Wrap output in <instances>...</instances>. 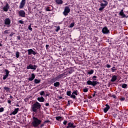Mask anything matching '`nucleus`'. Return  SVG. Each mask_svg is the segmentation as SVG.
Instances as JSON below:
<instances>
[{"label": "nucleus", "mask_w": 128, "mask_h": 128, "mask_svg": "<svg viewBox=\"0 0 128 128\" xmlns=\"http://www.w3.org/2000/svg\"><path fill=\"white\" fill-rule=\"evenodd\" d=\"M112 98H116V95H112Z\"/></svg>", "instance_id": "obj_51"}, {"label": "nucleus", "mask_w": 128, "mask_h": 128, "mask_svg": "<svg viewBox=\"0 0 128 128\" xmlns=\"http://www.w3.org/2000/svg\"><path fill=\"white\" fill-rule=\"evenodd\" d=\"M10 8V6L8 4V3L6 4V5L4 6V7H3L2 10H4V12H8V10Z\"/></svg>", "instance_id": "obj_12"}, {"label": "nucleus", "mask_w": 128, "mask_h": 128, "mask_svg": "<svg viewBox=\"0 0 128 128\" xmlns=\"http://www.w3.org/2000/svg\"><path fill=\"white\" fill-rule=\"evenodd\" d=\"M26 0H22V2H20V4L19 6V8L22 9L23 8L24 6V5H26Z\"/></svg>", "instance_id": "obj_11"}, {"label": "nucleus", "mask_w": 128, "mask_h": 128, "mask_svg": "<svg viewBox=\"0 0 128 128\" xmlns=\"http://www.w3.org/2000/svg\"><path fill=\"white\" fill-rule=\"evenodd\" d=\"M68 126H66V128H76V126L74 125V123L70 122L68 123Z\"/></svg>", "instance_id": "obj_16"}, {"label": "nucleus", "mask_w": 128, "mask_h": 128, "mask_svg": "<svg viewBox=\"0 0 128 128\" xmlns=\"http://www.w3.org/2000/svg\"><path fill=\"white\" fill-rule=\"evenodd\" d=\"M83 92H88V88H84L83 89Z\"/></svg>", "instance_id": "obj_35"}, {"label": "nucleus", "mask_w": 128, "mask_h": 128, "mask_svg": "<svg viewBox=\"0 0 128 128\" xmlns=\"http://www.w3.org/2000/svg\"><path fill=\"white\" fill-rule=\"evenodd\" d=\"M2 46V44L0 43V47H1Z\"/></svg>", "instance_id": "obj_57"}, {"label": "nucleus", "mask_w": 128, "mask_h": 128, "mask_svg": "<svg viewBox=\"0 0 128 128\" xmlns=\"http://www.w3.org/2000/svg\"><path fill=\"white\" fill-rule=\"evenodd\" d=\"M41 108V104L38 102H36L35 104H34L32 106L31 110L35 113L37 112V110H40Z\"/></svg>", "instance_id": "obj_3"}, {"label": "nucleus", "mask_w": 128, "mask_h": 128, "mask_svg": "<svg viewBox=\"0 0 128 128\" xmlns=\"http://www.w3.org/2000/svg\"><path fill=\"white\" fill-rule=\"evenodd\" d=\"M55 2L58 5H61V4H63L62 0H55Z\"/></svg>", "instance_id": "obj_19"}, {"label": "nucleus", "mask_w": 128, "mask_h": 128, "mask_svg": "<svg viewBox=\"0 0 128 128\" xmlns=\"http://www.w3.org/2000/svg\"><path fill=\"white\" fill-rule=\"evenodd\" d=\"M94 72V70H90V71L88 72V74H90V75L93 74Z\"/></svg>", "instance_id": "obj_29"}, {"label": "nucleus", "mask_w": 128, "mask_h": 128, "mask_svg": "<svg viewBox=\"0 0 128 128\" xmlns=\"http://www.w3.org/2000/svg\"><path fill=\"white\" fill-rule=\"evenodd\" d=\"M4 24L8 28H10L11 26V20L9 18H6L4 20Z\"/></svg>", "instance_id": "obj_5"}, {"label": "nucleus", "mask_w": 128, "mask_h": 128, "mask_svg": "<svg viewBox=\"0 0 128 128\" xmlns=\"http://www.w3.org/2000/svg\"><path fill=\"white\" fill-rule=\"evenodd\" d=\"M64 76H65V74H60L59 76H58L56 78L58 79H59V78H63Z\"/></svg>", "instance_id": "obj_27"}, {"label": "nucleus", "mask_w": 128, "mask_h": 128, "mask_svg": "<svg viewBox=\"0 0 128 128\" xmlns=\"http://www.w3.org/2000/svg\"><path fill=\"white\" fill-rule=\"evenodd\" d=\"M66 96H70V98H72L73 99H76V96H78V90H75L74 92H72H72L67 91Z\"/></svg>", "instance_id": "obj_4"}, {"label": "nucleus", "mask_w": 128, "mask_h": 128, "mask_svg": "<svg viewBox=\"0 0 128 128\" xmlns=\"http://www.w3.org/2000/svg\"><path fill=\"white\" fill-rule=\"evenodd\" d=\"M34 82L35 84H38L40 82L41 80H38V79L36 78L34 80Z\"/></svg>", "instance_id": "obj_26"}, {"label": "nucleus", "mask_w": 128, "mask_h": 128, "mask_svg": "<svg viewBox=\"0 0 128 128\" xmlns=\"http://www.w3.org/2000/svg\"><path fill=\"white\" fill-rule=\"evenodd\" d=\"M40 94L41 96H46V94H45V92L44 91H41L40 92Z\"/></svg>", "instance_id": "obj_28"}, {"label": "nucleus", "mask_w": 128, "mask_h": 128, "mask_svg": "<svg viewBox=\"0 0 128 128\" xmlns=\"http://www.w3.org/2000/svg\"><path fill=\"white\" fill-rule=\"evenodd\" d=\"M14 34V33L10 34L9 36H10V37H12Z\"/></svg>", "instance_id": "obj_49"}, {"label": "nucleus", "mask_w": 128, "mask_h": 128, "mask_svg": "<svg viewBox=\"0 0 128 128\" xmlns=\"http://www.w3.org/2000/svg\"><path fill=\"white\" fill-rule=\"evenodd\" d=\"M54 27L56 28V29L55 30L56 32H58V31L60 30V26H54Z\"/></svg>", "instance_id": "obj_30"}, {"label": "nucleus", "mask_w": 128, "mask_h": 128, "mask_svg": "<svg viewBox=\"0 0 128 128\" xmlns=\"http://www.w3.org/2000/svg\"><path fill=\"white\" fill-rule=\"evenodd\" d=\"M100 3V8H99V11H102L104 10L106 7L108 5V2L107 0H100L99 1Z\"/></svg>", "instance_id": "obj_2"}, {"label": "nucleus", "mask_w": 128, "mask_h": 128, "mask_svg": "<svg viewBox=\"0 0 128 128\" xmlns=\"http://www.w3.org/2000/svg\"><path fill=\"white\" fill-rule=\"evenodd\" d=\"M4 72H6V74L4 76L3 80H6V78H8L9 72H10L8 70H6V69L4 70Z\"/></svg>", "instance_id": "obj_13"}, {"label": "nucleus", "mask_w": 128, "mask_h": 128, "mask_svg": "<svg viewBox=\"0 0 128 128\" xmlns=\"http://www.w3.org/2000/svg\"><path fill=\"white\" fill-rule=\"evenodd\" d=\"M70 12V7L66 6L65 7V10L64 12V15L65 16H67L68 15V14H69Z\"/></svg>", "instance_id": "obj_8"}, {"label": "nucleus", "mask_w": 128, "mask_h": 128, "mask_svg": "<svg viewBox=\"0 0 128 128\" xmlns=\"http://www.w3.org/2000/svg\"><path fill=\"white\" fill-rule=\"evenodd\" d=\"M106 67H107L108 68H111V66L110 64H106Z\"/></svg>", "instance_id": "obj_45"}, {"label": "nucleus", "mask_w": 128, "mask_h": 128, "mask_svg": "<svg viewBox=\"0 0 128 128\" xmlns=\"http://www.w3.org/2000/svg\"><path fill=\"white\" fill-rule=\"evenodd\" d=\"M62 118L60 116H58L56 117V120H61Z\"/></svg>", "instance_id": "obj_39"}, {"label": "nucleus", "mask_w": 128, "mask_h": 128, "mask_svg": "<svg viewBox=\"0 0 128 128\" xmlns=\"http://www.w3.org/2000/svg\"><path fill=\"white\" fill-rule=\"evenodd\" d=\"M37 66L36 64L32 65V64H30L28 66L26 67L27 70H36Z\"/></svg>", "instance_id": "obj_7"}, {"label": "nucleus", "mask_w": 128, "mask_h": 128, "mask_svg": "<svg viewBox=\"0 0 128 128\" xmlns=\"http://www.w3.org/2000/svg\"><path fill=\"white\" fill-rule=\"evenodd\" d=\"M19 22L20 24H24V22L23 20H19Z\"/></svg>", "instance_id": "obj_46"}, {"label": "nucleus", "mask_w": 128, "mask_h": 128, "mask_svg": "<svg viewBox=\"0 0 128 128\" xmlns=\"http://www.w3.org/2000/svg\"><path fill=\"white\" fill-rule=\"evenodd\" d=\"M120 100L121 102H124L125 100V98H124V97L121 98Z\"/></svg>", "instance_id": "obj_42"}, {"label": "nucleus", "mask_w": 128, "mask_h": 128, "mask_svg": "<svg viewBox=\"0 0 128 128\" xmlns=\"http://www.w3.org/2000/svg\"><path fill=\"white\" fill-rule=\"evenodd\" d=\"M42 124V120L36 117H33L32 121V126L34 128H39V126Z\"/></svg>", "instance_id": "obj_1"}, {"label": "nucleus", "mask_w": 128, "mask_h": 128, "mask_svg": "<svg viewBox=\"0 0 128 128\" xmlns=\"http://www.w3.org/2000/svg\"><path fill=\"white\" fill-rule=\"evenodd\" d=\"M111 70H112V72H115V71L116 70V68L115 66H114L112 68H111Z\"/></svg>", "instance_id": "obj_32"}, {"label": "nucleus", "mask_w": 128, "mask_h": 128, "mask_svg": "<svg viewBox=\"0 0 128 128\" xmlns=\"http://www.w3.org/2000/svg\"><path fill=\"white\" fill-rule=\"evenodd\" d=\"M58 78H52L51 79V80H50V82L53 84L55 82H56L58 80Z\"/></svg>", "instance_id": "obj_21"}, {"label": "nucleus", "mask_w": 128, "mask_h": 128, "mask_svg": "<svg viewBox=\"0 0 128 128\" xmlns=\"http://www.w3.org/2000/svg\"><path fill=\"white\" fill-rule=\"evenodd\" d=\"M16 58H18L20 57V52H16Z\"/></svg>", "instance_id": "obj_34"}, {"label": "nucleus", "mask_w": 128, "mask_h": 128, "mask_svg": "<svg viewBox=\"0 0 128 128\" xmlns=\"http://www.w3.org/2000/svg\"><path fill=\"white\" fill-rule=\"evenodd\" d=\"M44 125H45V123H42V124H40V126H39V128H42Z\"/></svg>", "instance_id": "obj_36"}, {"label": "nucleus", "mask_w": 128, "mask_h": 128, "mask_svg": "<svg viewBox=\"0 0 128 128\" xmlns=\"http://www.w3.org/2000/svg\"><path fill=\"white\" fill-rule=\"evenodd\" d=\"M4 112V108H0V113L3 112Z\"/></svg>", "instance_id": "obj_38"}, {"label": "nucleus", "mask_w": 128, "mask_h": 128, "mask_svg": "<svg viewBox=\"0 0 128 128\" xmlns=\"http://www.w3.org/2000/svg\"><path fill=\"white\" fill-rule=\"evenodd\" d=\"M4 89L5 90H6V92H9V90H10V88L6 86H4Z\"/></svg>", "instance_id": "obj_33"}, {"label": "nucleus", "mask_w": 128, "mask_h": 128, "mask_svg": "<svg viewBox=\"0 0 128 128\" xmlns=\"http://www.w3.org/2000/svg\"><path fill=\"white\" fill-rule=\"evenodd\" d=\"M18 40H20V37L19 36H18Z\"/></svg>", "instance_id": "obj_54"}, {"label": "nucleus", "mask_w": 128, "mask_h": 128, "mask_svg": "<svg viewBox=\"0 0 128 128\" xmlns=\"http://www.w3.org/2000/svg\"><path fill=\"white\" fill-rule=\"evenodd\" d=\"M49 105H50V104H48V103L46 104V106H48Z\"/></svg>", "instance_id": "obj_52"}, {"label": "nucleus", "mask_w": 128, "mask_h": 128, "mask_svg": "<svg viewBox=\"0 0 128 128\" xmlns=\"http://www.w3.org/2000/svg\"><path fill=\"white\" fill-rule=\"evenodd\" d=\"M105 106H106L105 108H104V114H106L107 112L108 111V110L110 108V106L108 104H106L105 105Z\"/></svg>", "instance_id": "obj_14"}, {"label": "nucleus", "mask_w": 128, "mask_h": 128, "mask_svg": "<svg viewBox=\"0 0 128 128\" xmlns=\"http://www.w3.org/2000/svg\"><path fill=\"white\" fill-rule=\"evenodd\" d=\"M96 76H92V80H96Z\"/></svg>", "instance_id": "obj_43"}, {"label": "nucleus", "mask_w": 128, "mask_h": 128, "mask_svg": "<svg viewBox=\"0 0 128 128\" xmlns=\"http://www.w3.org/2000/svg\"><path fill=\"white\" fill-rule=\"evenodd\" d=\"M116 80V76H112V80H111V81L112 82H115Z\"/></svg>", "instance_id": "obj_25"}, {"label": "nucleus", "mask_w": 128, "mask_h": 128, "mask_svg": "<svg viewBox=\"0 0 128 128\" xmlns=\"http://www.w3.org/2000/svg\"><path fill=\"white\" fill-rule=\"evenodd\" d=\"M67 123H68V121L67 120H64V122H63V124H64V125H66V124H67Z\"/></svg>", "instance_id": "obj_44"}, {"label": "nucleus", "mask_w": 128, "mask_h": 128, "mask_svg": "<svg viewBox=\"0 0 128 128\" xmlns=\"http://www.w3.org/2000/svg\"><path fill=\"white\" fill-rule=\"evenodd\" d=\"M58 24H60V22Z\"/></svg>", "instance_id": "obj_60"}, {"label": "nucleus", "mask_w": 128, "mask_h": 128, "mask_svg": "<svg viewBox=\"0 0 128 128\" xmlns=\"http://www.w3.org/2000/svg\"><path fill=\"white\" fill-rule=\"evenodd\" d=\"M74 72V68H68V74H70Z\"/></svg>", "instance_id": "obj_23"}, {"label": "nucleus", "mask_w": 128, "mask_h": 128, "mask_svg": "<svg viewBox=\"0 0 128 128\" xmlns=\"http://www.w3.org/2000/svg\"><path fill=\"white\" fill-rule=\"evenodd\" d=\"M100 83L96 81L88 80L87 84L90 86H95L96 84H98Z\"/></svg>", "instance_id": "obj_6"}, {"label": "nucleus", "mask_w": 128, "mask_h": 128, "mask_svg": "<svg viewBox=\"0 0 128 128\" xmlns=\"http://www.w3.org/2000/svg\"><path fill=\"white\" fill-rule=\"evenodd\" d=\"M20 17L25 18L26 17V12L24 10H20L18 12Z\"/></svg>", "instance_id": "obj_9"}, {"label": "nucleus", "mask_w": 128, "mask_h": 128, "mask_svg": "<svg viewBox=\"0 0 128 128\" xmlns=\"http://www.w3.org/2000/svg\"><path fill=\"white\" fill-rule=\"evenodd\" d=\"M128 96V93L126 94V96Z\"/></svg>", "instance_id": "obj_55"}, {"label": "nucleus", "mask_w": 128, "mask_h": 128, "mask_svg": "<svg viewBox=\"0 0 128 128\" xmlns=\"http://www.w3.org/2000/svg\"><path fill=\"white\" fill-rule=\"evenodd\" d=\"M38 100L40 102H43L44 100V99L43 97H38Z\"/></svg>", "instance_id": "obj_22"}, {"label": "nucleus", "mask_w": 128, "mask_h": 128, "mask_svg": "<svg viewBox=\"0 0 128 128\" xmlns=\"http://www.w3.org/2000/svg\"><path fill=\"white\" fill-rule=\"evenodd\" d=\"M74 26V22H72V23H71V24H70V28H72V27Z\"/></svg>", "instance_id": "obj_37"}, {"label": "nucleus", "mask_w": 128, "mask_h": 128, "mask_svg": "<svg viewBox=\"0 0 128 128\" xmlns=\"http://www.w3.org/2000/svg\"><path fill=\"white\" fill-rule=\"evenodd\" d=\"M16 106L19 107L20 105L18 104V105H16Z\"/></svg>", "instance_id": "obj_58"}, {"label": "nucleus", "mask_w": 128, "mask_h": 128, "mask_svg": "<svg viewBox=\"0 0 128 128\" xmlns=\"http://www.w3.org/2000/svg\"><path fill=\"white\" fill-rule=\"evenodd\" d=\"M20 109L19 108H15L14 110V111L13 112H12L10 114V115H16L18 114V112Z\"/></svg>", "instance_id": "obj_17"}, {"label": "nucleus", "mask_w": 128, "mask_h": 128, "mask_svg": "<svg viewBox=\"0 0 128 128\" xmlns=\"http://www.w3.org/2000/svg\"><path fill=\"white\" fill-rule=\"evenodd\" d=\"M10 98L11 99H12V96H10Z\"/></svg>", "instance_id": "obj_56"}, {"label": "nucleus", "mask_w": 128, "mask_h": 128, "mask_svg": "<svg viewBox=\"0 0 128 128\" xmlns=\"http://www.w3.org/2000/svg\"><path fill=\"white\" fill-rule=\"evenodd\" d=\"M49 46L48 44H46V48H48Z\"/></svg>", "instance_id": "obj_53"}, {"label": "nucleus", "mask_w": 128, "mask_h": 128, "mask_svg": "<svg viewBox=\"0 0 128 128\" xmlns=\"http://www.w3.org/2000/svg\"><path fill=\"white\" fill-rule=\"evenodd\" d=\"M4 34H8V30H6L4 32Z\"/></svg>", "instance_id": "obj_48"}, {"label": "nucleus", "mask_w": 128, "mask_h": 128, "mask_svg": "<svg viewBox=\"0 0 128 128\" xmlns=\"http://www.w3.org/2000/svg\"><path fill=\"white\" fill-rule=\"evenodd\" d=\"M60 84L58 82H54V86L58 88Z\"/></svg>", "instance_id": "obj_24"}, {"label": "nucleus", "mask_w": 128, "mask_h": 128, "mask_svg": "<svg viewBox=\"0 0 128 128\" xmlns=\"http://www.w3.org/2000/svg\"><path fill=\"white\" fill-rule=\"evenodd\" d=\"M119 1H121L122 0H118Z\"/></svg>", "instance_id": "obj_59"}, {"label": "nucleus", "mask_w": 128, "mask_h": 128, "mask_svg": "<svg viewBox=\"0 0 128 128\" xmlns=\"http://www.w3.org/2000/svg\"><path fill=\"white\" fill-rule=\"evenodd\" d=\"M48 122H50V120H46V121L44 122V124L48 123Z\"/></svg>", "instance_id": "obj_47"}, {"label": "nucleus", "mask_w": 128, "mask_h": 128, "mask_svg": "<svg viewBox=\"0 0 128 128\" xmlns=\"http://www.w3.org/2000/svg\"><path fill=\"white\" fill-rule=\"evenodd\" d=\"M119 15L122 16V18H124V17H126V15H125V14H124V10H120V12H119Z\"/></svg>", "instance_id": "obj_18"}, {"label": "nucleus", "mask_w": 128, "mask_h": 128, "mask_svg": "<svg viewBox=\"0 0 128 128\" xmlns=\"http://www.w3.org/2000/svg\"><path fill=\"white\" fill-rule=\"evenodd\" d=\"M46 10L47 12H50V11H51L52 10L50 9V7H47V8H46Z\"/></svg>", "instance_id": "obj_40"}, {"label": "nucleus", "mask_w": 128, "mask_h": 128, "mask_svg": "<svg viewBox=\"0 0 128 128\" xmlns=\"http://www.w3.org/2000/svg\"><path fill=\"white\" fill-rule=\"evenodd\" d=\"M62 98V97H61V98Z\"/></svg>", "instance_id": "obj_61"}, {"label": "nucleus", "mask_w": 128, "mask_h": 128, "mask_svg": "<svg viewBox=\"0 0 128 128\" xmlns=\"http://www.w3.org/2000/svg\"><path fill=\"white\" fill-rule=\"evenodd\" d=\"M127 86H128V85L124 83L122 84V88H126Z\"/></svg>", "instance_id": "obj_31"}, {"label": "nucleus", "mask_w": 128, "mask_h": 128, "mask_svg": "<svg viewBox=\"0 0 128 128\" xmlns=\"http://www.w3.org/2000/svg\"><path fill=\"white\" fill-rule=\"evenodd\" d=\"M28 30H30V31L32 30V26H30V25L29 26H28Z\"/></svg>", "instance_id": "obj_41"}, {"label": "nucleus", "mask_w": 128, "mask_h": 128, "mask_svg": "<svg viewBox=\"0 0 128 128\" xmlns=\"http://www.w3.org/2000/svg\"><path fill=\"white\" fill-rule=\"evenodd\" d=\"M28 55H32V54L36 55V52H35L34 50H33L32 49H28Z\"/></svg>", "instance_id": "obj_15"}, {"label": "nucleus", "mask_w": 128, "mask_h": 128, "mask_svg": "<svg viewBox=\"0 0 128 128\" xmlns=\"http://www.w3.org/2000/svg\"><path fill=\"white\" fill-rule=\"evenodd\" d=\"M8 103L10 104H11V100H8Z\"/></svg>", "instance_id": "obj_50"}, {"label": "nucleus", "mask_w": 128, "mask_h": 128, "mask_svg": "<svg viewBox=\"0 0 128 128\" xmlns=\"http://www.w3.org/2000/svg\"><path fill=\"white\" fill-rule=\"evenodd\" d=\"M102 34H109L110 30L106 26H105V27L103 28L102 30Z\"/></svg>", "instance_id": "obj_10"}, {"label": "nucleus", "mask_w": 128, "mask_h": 128, "mask_svg": "<svg viewBox=\"0 0 128 128\" xmlns=\"http://www.w3.org/2000/svg\"><path fill=\"white\" fill-rule=\"evenodd\" d=\"M35 78V75L34 74H32V75H31V77L29 78H28V80L29 81H32L34 80Z\"/></svg>", "instance_id": "obj_20"}]
</instances>
